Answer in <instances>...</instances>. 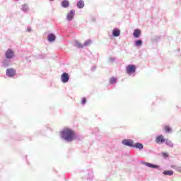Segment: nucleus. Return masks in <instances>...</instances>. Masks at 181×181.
Segmentation results:
<instances>
[{
	"label": "nucleus",
	"mask_w": 181,
	"mask_h": 181,
	"mask_svg": "<svg viewBox=\"0 0 181 181\" xmlns=\"http://www.w3.org/2000/svg\"><path fill=\"white\" fill-rule=\"evenodd\" d=\"M122 144L127 146H132V148L134 146V141L131 139H124L122 141Z\"/></svg>",
	"instance_id": "obj_7"
},
{
	"label": "nucleus",
	"mask_w": 181,
	"mask_h": 181,
	"mask_svg": "<svg viewBox=\"0 0 181 181\" xmlns=\"http://www.w3.org/2000/svg\"><path fill=\"white\" fill-rule=\"evenodd\" d=\"M62 138L68 142H71L76 139V132L71 129H64L61 132Z\"/></svg>",
	"instance_id": "obj_1"
},
{
	"label": "nucleus",
	"mask_w": 181,
	"mask_h": 181,
	"mask_svg": "<svg viewBox=\"0 0 181 181\" xmlns=\"http://www.w3.org/2000/svg\"><path fill=\"white\" fill-rule=\"evenodd\" d=\"M156 142L159 144H164V142H166V139H165L163 135L160 134L156 138Z\"/></svg>",
	"instance_id": "obj_4"
},
{
	"label": "nucleus",
	"mask_w": 181,
	"mask_h": 181,
	"mask_svg": "<svg viewBox=\"0 0 181 181\" xmlns=\"http://www.w3.org/2000/svg\"><path fill=\"white\" fill-rule=\"evenodd\" d=\"M77 6L79 9L84 8V1L83 0L78 1Z\"/></svg>",
	"instance_id": "obj_14"
},
{
	"label": "nucleus",
	"mask_w": 181,
	"mask_h": 181,
	"mask_svg": "<svg viewBox=\"0 0 181 181\" xmlns=\"http://www.w3.org/2000/svg\"><path fill=\"white\" fill-rule=\"evenodd\" d=\"M49 42H54L56 40V35L54 34H49L47 37Z\"/></svg>",
	"instance_id": "obj_11"
},
{
	"label": "nucleus",
	"mask_w": 181,
	"mask_h": 181,
	"mask_svg": "<svg viewBox=\"0 0 181 181\" xmlns=\"http://www.w3.org/2000/svg\"><path fill=\"white\" fill-rule=\"evenodd\" d=\"M136 70V66L134 64H129L126 67V72L127 74H134Z\"/></svg>",
	"instance_id": "obj_2"
},
{
	"label": "nucleus",
	"mask_w": 181,
	"mask_h": 181,
	"mask_svg": "<svg viewBox=\"0 0 181 181\" xmlns=\"http://www.w3.org/2000/svg\"><path fill=\"white\" fill-rule=\"evenodd\" d=\"M119 35H121V31L119 30V29H114L112 30V35L115 37H118V36H119Z\"/></svg>",
	"instance_id": "obj_9"
},
{
	"label": "nucleus",
	"mask_w": 181,
	"mask_h": 181,
	"mask_svg": "<svg viewBox=\"0 0 181 181\" xmlns=\"http://www.w3.org/2000/svg\"><path fill=\"white\" fill-rule=\"evenodd\" d=\"M133 148H137V149H143L144 145L141 143H136Z\"/></svg>",
	"instance_id": "obj_15"
},
{
	"label": "nucleus",
	"mask_w": 181,
	"mask_h": 181,
	"mask_svg": "<svg viewBox=\"0 0 181 181\" xmlns=\"http://www.w3.org/2000/svg\"><path fill=\"white\" fill-rule=\"evenodd\" d=\"M75 13L76 12L74 11V10H71L69 13H68L66 16L67 21H71L72 19H74Z\"/></svg>",
	"instance_id": "obj_8"
},
{
	"label": "nucleus",
	"mask_w": 181,
	"mask_h": 181,
	"mask_svg": "<svg viewBox=\"0 0 181 181\" xmlns=\"http://www.w3.org/2000/svg\"><path fill=\"white\" fill-rule=\"evenodd\" d=\"M164 131L165 132H170V131H172V129L169 126H165L164 127Z\"/></svg>",
	"instance_id": "obj_19"
},
{
	"label": "nucleus",
	"mask_w": 181,
	"mask_h": 181,
	"mask_svg": "<svg viewBox=\"0 0 181 181\" xmlns=\"http://www.w3.org/2000/svg\"><path fill=\"white\" fill-rule=\"evenodd\" d=\"M15 56V52L12 49H8L6 52V59H12Z\"/></svg>",
	"instance_id": "obj_5"
},
{
	"label": "nucleus",
	"mask_w": 181,
	"mask_h": 181,
	"mask_svg": "<svg viewBox=\"0 0 181 181\" xmlns=\"http://www.w3.org/2000/svg\"><path fill=\"white\" fill-rule=\"evenodd\" d=\"M70 5V4L69 3V1L67 0H64L62 2V6L63 8H69V6Z\"/></svg>",
	"instance_id": "obj_13"
},
{
	"label": "nucleus",
	"mask_w": 181,
	"mask_h": 181,
	"mask_svg": "<svg viewBox=\"0 0 181 181\" xmlns=\"http://www.w3.org/2000/svg\"><path fill=\"white\" fill-rule=\"evenodd\" d=\"M76 46L79 49H83L84 47V45L80 43L79 42H76Z\"/></svg>",
	"instance_id": "obj_20"
},
{
	"label": "nucleus",
	"mask_w": 181,
	"mask_h": 181,
	"mask_svg": "<svg viewBox=\"0 0 181 181\" xmlns=\"http://www.w3.org/2000/svg\"><path fill=\"white\" fill-rule=\"evenodd\" d=\"M166 145H168L169 146H173V144L171 141H166Z\"/></svg>",
	"instance_id": "obj_22"
},
{
	"label": "nucleus",
	"mask_w": 181,
	"mask_h": 181,
	"mask_svg": "<svg viewBox=\"0 0 181 181\" xmlns=\"http://www.w3.org/2000/svg\"><path fill=\"white\" fill-rule=\"evenodd\" d=\"M162 155L164 158H168L169 156V154H168V153H163Z\"/></svg>",
	"instance_id": "obj_23"
},
{
	"label": "nucleus",
	"mask_w": 181,
	"mask_h": 181,
	"mask_svg": "<svg viewBox=\"0 0 181 181\" xmlns=\"http://www.w3.org/2000/svg\"><path fill=\"white\" fill-rule=\"evenodd\" d=\"M177 172H180V173H181V167H178L177 168Z\"/></svg>",
	"instance_id": "obj_25"
},
{
	"label": "nucleus",
	"mask_w": 181,
	"mask_h": 181,
	"mask_svg": "<svg viewBox=\"0 0 181 181\" xmlns=\"http://www.w3.org/2000/svg\"><path fill=\"white\" fill-rule=\"evenodd\" d=\"M110 84H115V83H117V78L115 77H112L110 79Z\"/></svg>",
	"instance_id": "obj_18"
},
{
	"label": "nucleus",
	"mask_w": 181,
	"mask_h": 181,
	"mask_svg": "<svg viewBox=\"0 0 181 181\" xmlns=\"http://www.w3.org/2000/svg\"><path fill=\"white\" fill-rule=\"evenodd\" d=\"M91 45V40H87L83 42V46H90Z\"/></svg>",
	"instance_id": "obj_17"
},
{
	"label": "nucleus",
	"mask_w": 181,
	"mask_h": 181,
	"mask_svg": "<svg viewBox=\"0 0 181 181\" xmlns=\"http://www.w3.org/2000/svg\"><path fill=\"white\" fill-rule=\"evenodd\" d=\"M86 101H87V99H86V98H83L82 99L81 104H86Z\"/></svg>",
	"instance_id": "obj_24"
},
{
	"label": "nucleus",
	"mask_w": 181,
	"mask_h": 181,
	"mask_svg": "<svg viewBox=\"0 0 181 181\" xmlns=\"http://www.w3.org/2000/svg\"><path fill=\"white\" fill-rule=\"evenodd\" d=\"M133 35L134 36V37L138 38L139 37V36H141V30L139 29H136L134 31Z\"/></svg>",
	"instance_id": "obj_10"
},
{
	"label": "nucleus",
	"mask_w": 181,
	"mask_h": 181,
	"mask_svg": "<svg viewBox=\"0 0 181 181\" xmlns=\"http://www.w3.org/2000/svg\"><path fill=\"white\" fill-rule=\"evenodd\" d=\"M144 164L146 165V166H148V168H152L153 169H158V168H159L158 165L155 164H151L149 163H144Z\"/></svg>",
	"instance_id": "obj_12"
},
{
	"label": "nucleus",
	"mask_w": 181,
	"mask_h": 181,
	"mask_svg": "<svg viewBox=\"0 0 181 181\" xmlns=\"http://www.w3.org/2000/svg\"><path fill=\"white\" fill-rule=\"evenodd\" d=\"M61 80L62 83H68L70 80V76H69V74L66 72L63 73L61 76Z\"/></svg>",
	"instance_id": "obj_3"
},
{
	"label": "nucleus",
	"mask_w": 181,
	"mask_h": 181,
	"mask_svg": "<svg viewBox=\"0 0 181 181\" xmlns=\"http://www.w3.org/2000/svg\"><path fill=\"white\" fill-rule=\"evenodd\" d=\"M135 45H136V46H141L142 45V40H139L136 41Z\"/></svg>",
	"instance_id": "obj_21"
},
{
	"label": "nucleus",
	"mask_w": 181,
	"mask_h": 181,
	"mask_svg": "<svg viewBox=\"0 0 181 181\" xmlns=\"http://www.w3.org/2000/svg\"><path fill=\"white\" fill-rule=\"evenodd\" d=\"M15 74H16V71L13 69H8L6 70V75L8 77H13V76H15Z\"/></svg>",
	"instance_id": "obj_6"
},
{
	"label": "nucleus",
	"mask_w": 181,
	"mask_h": 181,
	"mask_svg": "<svg viewBox=\"0 0 181 181\" xmlns=\"http://www.w3.org/2000/svg\"><path fill=\"white\" fill-rule=\"evenodd\" d=\"M163 173L167 176H172L173 175V170H165Z\"/></svg>",
	"instance_id": "obj_16"
},
{
	"label": "nucleus",
	"mask_w": 181,
	"mask_h": 181,
	"mask_svg": "<svg viewBox=\"0 0 181 181\" xmlns=\"http://www.w3.org/2000/svg\"><path fill=\"white\" fill-rule=\"evenodd\" d=\"M50 1H53V0H50Z\"/></svg>",
	"instance_id": "obj_26"
}]
</instances>
